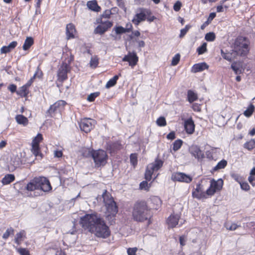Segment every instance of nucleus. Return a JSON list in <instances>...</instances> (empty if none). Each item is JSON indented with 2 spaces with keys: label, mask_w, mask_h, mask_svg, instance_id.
Wrapping results in <instances>:
<instances>
[{
  "label": "nucleus",
  "mask_w": 255,
  "mask_h": 255,
  "mask_svg": "<svg viewBox=\"0 0 255 255\" xmlns=\"http://www.w3.org/2000/svg\"><path fill=\"white\" fill-rule=\"evenodd\" d=\"M172 179L174 181L189 183L192 181V177L182 172H176L172 174Z\"/></svg>",
  "instance_id": "2eb2a0df"
},
{
  "label": "nucleus",
  "mask_w": 255,
  "mask_h": 255,
  "mask_svg": "<svg viewBox=\"0 0 255 255\" xmlns=\"http://www.w3.org/2000/svg\"><path fill=\"white\" fill-rule=\"evenodd\" d=\"M215 34L213 32H209L205 35V39L208 41H213L215 39Z\"/></svg>",
  "instance_id": "a18cd8bd"
},
{
  "label": "nucleus",
  "mask_w": 255,
  "mask_h": 255,
  "mask_svg": "<svg viewBox=\"0 0 255 255\" xmlns=\"http://www.w3.org/2000/svg\"><path fill=\"white\" fill-rule=\"evenodd\" d=\"M137 250L136 248H128L127 250V253L128 255H136Z\"/></svg>",
  "instance_id": "13d9d810"
},
{
  "label": "nucleus",
  "mask_w": 255,
  "mask_h": 255,
  "mask_svg": "<svg viewBox=\"0 0 255 255\" xmlns=\"http://www.w3.org/2000/svg\"><path fill=\"white\" fill-rule=\"evenodd\" d=\"M17 45V43L16 41H13L9 43V44L8 45L9 47V48L12 50Z\"/></svg>",
  "instance_id": "69168bd1"
},
{
  "label": "nucleus",
  "mask_w": 255,
  "mask_h": 255,
  "mask_svg": "<svg viewBox=\"0 0 255 255\" xmlns=\"http://www.w3.org/2000/svg\"><path fill=\"white\" fill-rule=\"evenodd\" d=\"M100 218V216L96 213L87 214L80 218V224L83 228L90 232Z\"/></svg>",
  "instance_id": "0eeeda50"
},
{
  "label": "nucleus",
  "mask_w": 255,
  "mask_h": 255,
  "mask_svg": "<svg viewBox=\"0 0 255 255\" xmlns=\"http://www.w3.org/2000/svg\"><path fill=\"white\" fill-rule=\"evenodd\" d=\"M188 101L191 103L196 101L197 99V95L191 90H189L187 93Z\"/></svg>",
  "instance_id": "2f4dec72"
},
{
  "label": "nucleus",
  "mask_w": 255,
  "mask_h": 255,
  "mask_svg": "<svg viewBox=\"0 0 255 255\" xmlns=\"http://www.w3.org/2000/svg\"><path fill=\"white\" fill-rule=\"evenodd\" d=\"M139 187L141 189L148 190L149 186L146 181H143L140 183Z\"/></svg>",
  "instance_id": "5fc2aeb1"
},
{
  "label": "nucleus",
  "mask_w": 255,
  "mask_h": 255,
  "mask_svg": "<svg viewBox=\"0 0 255 255\" xmlns=\"http://www.w3.org/2000/svg\"><path fill=\"white\" fill-rule=\"evenodd\" d=\"M132 27L131 24H129V28H125L123 27L120 26L115 27V29L116 33L117 34H119L129 32L131 30Z\"/></svg>",
  "instance_id": "cd10ccee"
},
{
  "label": "nucleus",
  "mask_w": 255,
  "mask_h": 255,
  "mask_svg": "<svg viewBox=\"0 0 255 255\" xmlns=\"http://www.w3.org/2000/svg\"><path fill=\"white\" fill-rule=\"evenodd\" d=\"M181 5V2L179 0L177 1L173 5L174 10L175 11H178L180 9Z\"/></svg>",
  "instance_id": "4d7b16f0"
},
{
  "label": "nucleus",
  "mask_w": 255,
  "mask_h": 255,
  "mask_svg": "<svg viewBox=\"0 0 255 255\" xmlns=\"http://www.w3.org/2000/svg\"><path fill=\"white\" fill-rule=\"evenodd\" d=\"M99 94L100 93L99 92L91 93L90 95L88 96L87 100L90 102L94 101L95 99L99 95Z\"/></svg>",
  "instance_id": "603ef678"
},
{
  "label": "nucleus",
  "mask_w": 255,
  "mask_h": 255,
  "mask_svg": "<svg viewBox=\"0 0 255 255\" xmlns=\"http://www.w3.org/2000/svg\"><path fill=\"white\" fill-rule=\"evenodd\" d=\"M68 68V66L66 63L62 64L59 67L57 75L60 81L63 82L67 78Z\"/></svg>",
  "instance_id": "f3484780"
},
{
  "label": "nucleus",
  "mask_w": 255,
  "mask_h": 255,
  "mask_svg": "<svg viewBox=\"0 0 255 255\" xmlns=\"http://www.w3.org/2000/svg\"><path fill=\"white\" fill-rule=\"evenodd\" d=\"M130 161L131 164L135 166L137 164V156L136 154H131L130 156Z\"/></svg>",
  "instance_id": "3c124183"
},
{
  "label": "nucleus",
  "mask_w": 255,
  "mask_h": 255,
  "mask_svg": "<svg viewBox=\"0 0 255 255\" xmlns=\"http://www.w3.org/2000/svg\"><path fill=\"white\" fill-rule=\"evenodd\" d=\"M190 153L196 158L202 159L204 157L203 152L200 149L197 145H192L189 148Z\"/></svg>",
  "instance_id": "a211bd4d"
},
{
  "label": "nucleus",
  "mask_w": 255,
  "mask_h": 255,
  "mask_svg": "<svg viewBox=\"0 0 255 255\" xmlns=\"http://www.w3.org/2000/svg\"><path fill=\"white\" fill-rule=\"evenodd\" d=\"M92 157L96 167L104 166L107 163L108 155L103 150H95L92 154Z\"/></svg>",
  "instance_id": "6e6552de"
},
{
  "label": "nucleus",
  "mask_w": 255,
  "mask_h": 255,
  "mask_svg": "<svg viewBox=\"0 0 255 255\" xmlns=\"http://www.w3.org/2000/svg\"><path fill=\"white\" fill-rule=\"evenodd\" d=\"M16 251L20 255H30L29 251L25 248H16Z\"/></svg>",
  "instance_id": "ea45409f"
},
{
  "label": "nucleus",
  "mask_w": 255,
  "mask_h": 255,
  "mask_svg": "<svg viewBox=\"0 0 255 255\" xmlns=\"http://www.w3.org/2000/svg\"><path fill=\"white\" fill-rule=\"evenodd\" d=\"M232 178L239 184L243 181L242 177L238 174H232Z\"/></svg>",
  "instance_id": "6e6d98bb"
},
{
  "label": "nucleus",
  "mask_w": 255,
  "mask_h": 255,
  "mask_svg": "<svg viewBox=\"0 0 255 255\" xmlns=\"http://www.w3.org/2000/svg\"><path fill=\"white\" fill-rule=\"evenodd\" d=\"M74 25L72 23H69L66 26V35L68 39L74 38V33L75 32Z\"/></svg>",
  "instance_id": "412c9836"
},
{
  "label": "nucleus",
  "mask_w": 255,
  "mask_h": 255,
  "mask_svg": "<svg viewBox=\"0 0 255 255\" xmlns=\"http://www.w3.org/2000/svg\"><path fill=\"white\" fill-rule=\"evenodd\" d=\"M28 88L23 85L20 88L19 90L16 92L17 94L22 97H25L28 94Z\"/></svg>",
  "instance_id": "c756f323"
},
{
  "label": "nucleus",
  "mask_w": 255,
  "mask_h": 255,
  "mask_svg": "<svg viewBox=\"0 0 255 255\" xmlns=\"http://www.w3.org/2000/svg\"><path fill=\"white\" fill-rule=\"evenodd\" d=\"M25 233L24 230H22L19 233H17L14 239L15 242L17 245H20L22 241V239L25 237Z\"/></svg>",
  "instance_id": "c85d7f7f"
},
{
  "label": "nucleus",
  "mask_w": 255,
  "mask_h": 255,
  "mask_svg": "<svg viewBox=\"0 0 255 255\" xmlns=\"http://www.w3.org/2000/svg\"><path fill=\"white\" fill-rule=\"evenodd\" d=\"M255 110V107L253 105L251 104L248 108L244 111V115L248 118L250 117Z\"/></svg>",
  "instance_id": "c9c22d12"
},
{
  "label": "nucleus",
  "mask_w": 255,
  "mask_h": 255,
  "mask_svg": "<svg viewBox=\"0 0 255 255\" xmlns=\"http://www.w3.org/2000/svg\"><path fill=\"white\" fill-rule=\"evenodd\" d=\"M17 87L14 84H10L8 87V90H9L11 93H14L16 91Z\"/></svg>",
  "instance_id": "680f3d73"
},
{
  "label": "nucleus",
  "mask_w": 255,
  "mask_h": 255,
  "mask_svg": "<svg viewBox=\"0 0 255 255\" xmlns=\"http://www.w3.org/2000/svg\"><path fill=\"white\" fill-rule=\"evenodd\" d=\"M87 7L92 11L98 12L101 10V7L98 5L96 0L88 1L87 3Z\"/></svg>",
  "instance_id": "5701e85b"
},
{
  "label": "nucleus",
  "mask_w": 255,
  "mask_h": 255,
  "mask_svg": "<svg viewBox=\"0 0 255 255\" xmlns=\"http://www.w3.org/2000/svg\"><path fill=\"white\" fill-rule=\"evenodd\" d=\"M248 40L242 36H239L236 38L234 44V50L237 55L245 56L249 52Z\"/></svg>",
  "instance_id": "423d86ee"
},
{
  "label": "nucleus",
  "mask_w": 255,
  "mask_h": 255,
  "mask_svg": "<svg viewBox=\"0 0 255 255\" xmlns=\"http://www.w3.org/2000/svg\"><path fill=\"white\" fill-rule=\"evenodd\" d=\"M118 78L119 77L117 75L114 76L112 79L108 81L106 85V87L107 88H109L115 85L117 83V81L118 80Z\"/></svg>",
  "instance_id": "473e14b6"
},
{
  "label": "nucleus",
  "mask_w": 255,
  "mask_h": 255,
  "mask_svg": "<svg viewBox=\"0 0 255 255\" xmlns=\"http://www.w3.org/2000/svg\"><path fill=\"white\" fill-rule=\"evenodd\" d=\"M227 164V162L226 160L223 159L220 161L218 163L217 165L215 166L213 168L214 171H217L219 169L224 168Z\"/></svg>",
  "instance_id": "f704fd0d"
},
{
  "label": "nucleus",
  "mask_w": 255,
  "mask_h": 255,
  "mask_svg": "<svg viewBox=\"0 0 255 255\" xmlns=\"http://www.w3.org/2000/svg\"><path fill=\"white\" fill-rule=\"evenodd\" d=\"M184 220L180 219L179 214H172L167 220V223L170 228H174L176 226H180L184 223Z\"/></svg>",
  "instance_id": "ddd939ff"
},
{
  "label": "nucleus",
  "mask_w": 255,
  "mask_h": 255,
  "mask_svg": "<svg viewBox=\"0 0 255 255\" xmlns=\"http://www.w3.org/2000/svg\"><path fill=\"white\" fill-rule=\"evenodd\" d=\"M42 135L40 133H38L36 137L33 139L32 144L35 145H39V143L42 140Z\"/></svg>",
  "instance_id": "49530a36"
},
{
  "label": "nucleus",
  "mask_w": 255,
  "mask_h": 255,
  "mask_svg": "<svg viewBox=\"0 0 255 255\" xmlns=\"http://www.w3.org/2000/svg\"><path fill=\"white\" fill-rule=\"evenodd\" d=\"M94 151L95 150H92L91 148H84L82 151L83 155L85 157L92 156V154Z\"/></svg>",
  "instance_id": "de8ad7c7"
},
{
  "label": "nucleus",
  "mask_w": 255,
  "mask_h": 255,
  "mask_svg": "<svg viewBox=\"0 0 255 255\" xmlns=\"http://www.w3.org/2000/svg\"><path fill=\"white\" fill-rule=\"evenodd\" d=\"M15 180V176L13 174H7L1 179V183L3 185H7L12 182Z\"/></svg>",
  "instance_id": "393cba45"
},
{
  "label": "nucleus",
  "mask_w": 255,
  "mask_h": 255,
  "mask_svg": "<svg viewBox=\"0 0 255 255\" xmlns=\"http://www.w3.org/2000/svg\"><path fill=\"white\" fill-rule=\"evenodd\" d=\"M34 40L31 37H27L22 46L24 50H27L33 44Z\"/></svg>",
  "instance_id": "bb28decb"
},
{
  "label": "nucleus",
  "mask_w": 255,
  "mask_h": 255,
  "mask_svg": "<svg viewBox=\"0 0 255 255\" xmlns=\"http://www.w3.org/2000/svg\"><path fill=\"white\" fill-rule=\"evenodd\" d=\"M133 219L137 222H142L150 217V208L144 201L136 202L133 205L132 212Z\"/></svg>",
  "instance_id": "f03ea898"
},
{
  "label": "nucleus",
  "mask_w": 255,
  "mask_h": 255,
  "mask_svg": "<svg viewBox=\"0 0 255 255\" xmlns=\"http://www.w3.org/2000/svg\"><path fill=\"white\" fill-rule=\"evenodd\" d=\"M182 141L181 139H177L173 143V149L174 151L178 150L182 144Z\"/></svg>",
  "instance_id": "a19ab883"
},
{
  "label": "nucleus",
  "mask_w": 255,
  "mask_h": 255,
  "mask_svg": "<svg viewBox=\"0 0 255 255\" xmlns=\"http://www.w3.org/2000/svg\"><path fill=\"white\" fill-rule=\"evenodd\" d=\"M138 58L135 52H129L127 55H125L123 58V61H127L129 63V65L132 67L137 64Z\"/></svg>",
  "instance_id": "dca6fc26"
},
{
  "label": "nucleus",
  "mask_w": 255,
  "mask_h": 255,
  "mask_svg": "<svg viewBox=\"0 0 255 255\" xmlns=\"http://www.w3.org/2000/svg\"><path fill=\"white\" fill-rule=\"evenodd\" d=\"M150 10L145 8H139L136 9V13L132 19V22L136 25L144 21L147 15L151 14Z\"/></svg>",
  "instance_id": "9d476101"
},
{
  "label": "nucleus",
  "mask_w": 255,
  "mask_h": 255,
  "mask_svg": "<svg viewBox=\"0 0 255 255\" xmlns=\"http://www.w3.org/2000/svg\"><path fill=\"white\" fill-rule=\"evenodd\" d=\"M180 56L179 55V54H176L172 58V62H171V64L173 66H175L176 65L179 60H180Z\"/></svg>",
  "instance_id": "8fccbe9b"
},
{
  "label": "nucleus",
  "mask_w": 255,
  "mask_h": 255,
  "mask_svg": "<svg viewBox=\"0 0 255 255\" xmlns=\"http://www.w3.org/2000/svg\"><path fill=\"white\" fill-rule=\"evenodd\" d=\"M103 201L106 208V216L108 220L116 216L118 209L116 203L111 195L106 190L102 194Z\"/></svg>",
  "instance_id": "20e7f679"
},
{
  "label": "nucleus",
  "mask_w": 255,
  "mask_h": 255,
  "mask_svg": "<svg viewBox=\"0 0 255 255\" xmlns=\"http://www.w3.org/2000/svg\"><path fill=\"white\" fill-rule=\"evenodd\" d=\"M207 44L204 42L203 44L197 48V52L199 55L202 54L207 51Z\"/></svg>",
  "instance_id": "09e8293b"
},
{
  "label": "nucleus",
  "mask_w": 255,
  "mask_h": 255,
  "mask_svg": "<svg viewBox=\"0 0 255 255\" xmlns=\"http://www.w3.org/2000/svg\"><path fill=\"white\" fill-rule=\"evenodd\" d=\"M236 55L234 50L232 53H225L223 50H221V55L223 58L230 62L235 58Z\"/></svg>",
  "instance_id": "a878e982"
},
{
  "label": "nucleus",
  "mask_w": 255,
  "mask_h": 255,
  "mask_svg": "<svg viewBox=\"0 0 255 255\" xmlns=\"http://www.w3.org/2000/svg\"><path fill=\"white\" fill-rule=\"evenodd\" d=\"M167 138L168 139H174L175 138V132L174 131L170 132L167 134Z\"/></svg>",
  "instance_id": "338daca9"
},
{
  "label": "nucleus",
  "mask_w": 255,
  "mask_h": 255,
  "mask_svg": "<svg viewBox=\"0 0 255 255\" xmlns=\"http://www.w3.org/2000/svg\"><path fill=\"white\" fill-rule=\"evenodd\" d=\"M225 227L228 230L230 231H235L239 227H240V225H238L235 223H226L225 224Z\"/></svg>",
  "instance_id": "4c0bfd02"
},
{
  "label": "nucleus",
  "mask_w": 255,
  "mask_h": 255,
  "mask_svg": "<svg viewBox=\"0 0 255 255\" xmlns=\"http://www.w3.org/2000/svg\"><path fill=\"white\" fill-rule=\"evenodd\" d=\"M184 128L187 133L192 134L195 130V125L191 118L188 119L184 122Z\"/></svg>",
  "instance_id": "6ab92c4d"
},
{
  "label": "nucleus",
  "mask_w": 255,
  "mask_h": 255,
  "mask_svg": "<svg viewBox=\"0 0 255 255\" xmlns=\"http://www.w3.org/2000/svg\"><path fill=\"white\" fill-rule=\"evenodd\" d=\"M14 230L11 227L8 228L6 232L3 234L2 238L4 240L7 239L10 234H13Z\"/></svg>",
  "instance_id": "79ce46f5"
},
{
  "label": "nucleus",
  "mask_w": 255,
  "mask_h": 255,
  "mask_svg": "<svg viewBox=\"0 0 255 255\" xmlns=\"http://www.w3.org/2000/svg\"><path fill=\"white\" fill-rule=\"evenodd\" d=\"M31 151L35 156H41V154L39 152V145H35L32 144Z\"/></svg>",
  "instance_id": "58836bf2"
},
{
  "label": "nucleus",
  "mask_w": 255,
  "mask_h": 255,
  "mask_svg": "<svg viewBox=\"0 0 255 255\" xmlns=\"http://www.w3.org/2000/svg\"><path fill=\"white\" fill-rule=\"evenodd\" d=\"M112 14L110 10H106L102 15L103 18H109Z\"/></svg>",
  "instance_id": "052dcab7"
},
{
  "label": "nucleus",
  "mask_w": 255,
  "mask_h": 255,
  "mask_svg": "<svg viewBox=\"0 0 255 255\" xmlns=\"http://www.w3.org/2000/svg\"><path fill=\"white\" fill-rule=\"evenodd\" d=\"M66 104V103L65 101L59 100L50 107L47 113L48 114L50 117H54L56 114L60 113L64 109Z\"/></svg>",
  "instance_id": "f8f14e48"
},
{
  "label": "nucleus",
  "mask_w": 255,
  "mask_h": 255,
  "mask_svg": "<svg viewBox=\"0 0 255 255\" xmlns=\"http://www.w3.org/2000/svg\"><path fill=\"white\" fill-rule=\"evenodd\" d=\"M223 180L222 179H219L217 180L212 179L210 181V186L204 192L203 185L199 184L196 186L195 191L193 192V196L198 198H206L207 196H212L216 192L220 191L223 187Z\"/></svg>",
  "instance_id": "f257e3e1"
},
{
  "label": "nucleus",
  "mask_w": 255,
  "mask_h": 255,
  "mask_svg": "<svg viewBox=\"0 0 255 255\" xmlns=\"http://www.w3.org/2000/svg\"><path fill=\"white\" fill-rule=\"evenodd\" d=\"M113 23L110 21L107 20L103 21L101 20L100 24L97 26L94 30V33L102 35L104 34L109 28L112 27Z\"/></svg>",
  "instance_id": "4468645a"
},
{
  "label": "nucleus",
  "mask_w": 255,
  "mask_h": 255,
  "mask_svg": "<svg viewBox=\"0 0 255 255\" xmlns=\"http://www.w3.org/2000/svg\"><path fill=\"white\" fill-rule=\"evenodd\" d=\"M90 66L93 68H95L99 64V59L97 56H92L90 61Z\"/></svg>",
  "instance_id": "72a5a7b5"
},
{
  "label": "nucleus",
  "mask_w": 255,
  "mask_h": 255,
  "mask_svg": "<svg viewBox=\"0 0 255 255\" xmlns=\"http://www.w3.org/2000/svg\"><path fill=\"white\" fill-rule=\"evenodd\" d=\"M54 156L56 157H62L63 153L61 150H56L54 151Z\"/></svg>",
  "instance_id": "0e129e2a"
},
{
  "label": "nucleus",
  "mask_w": 255,
  "mask_h": 255,
  "mask_svg": "<svg viewBox=\"0 0 255 255\" xmlns=\"http://www.w3.org/2000/svg\"><path fill=\"white\" fill-rule=\"evenodd\" d=\"M231 68L235 72V74H239L242 72L241 65L239 63L234 62L231 65Z\"/></svg>",
  "instance_id": "7c9ffc66"
},
{
  "label": "nucleus",
  "mask_w": 255,
  "mask_h": 255,
  "mask_svg": "<svg viewBox=\"0 0 255 255\" xmlns=\"http://www.w3.org/2000/svg\"><path fill=\"white\" fill-rule=\"evenodd\" d=\"M151 203L152 204V208L153 209H158L161 205V201L157 196H153L150 198Z\"/></svg>",
  "instance_id": "4be33fe9"
},
{
  "label": "nucleus",
  "mask_w": 255,
  "mask_h": 255,
  "mask_svg": "<svg viewBox=\"0 0 255 255\" xmlns=\"http://www.w3.org/2000/svg\"><path fill=\"white\" fill-rule=\"evenodd\" d=\"M11 49L9 48L8 46H2L0 49L1 53H7L11 51Z\"/></svg>",
  "instance_id": "bf43d9fd"
},
{
  "label": "nucleus",
  "mask_w": 255,
  "mask_h": 255,
  "mask_svg": "<svg viewBox=\"0 0 255 255\" xmlns=\"http://www.w3.org/2000/svg\"><path fill=\"white\" fill-rule=\"evenodd\" d=\"M163 162L161 159H156L154 162L149 164L145 173V178L146 180H150L154 172L158 171L163 165Z\"/></svg>",
  "instance_id": "1a4fd4ad"
},
{
  "label": "nucleus",
  "mask_w": 255,
  "mask_h": 255,
  "mask_svg": "<svg viewBox=\"0 0 255 255\" xmlns=\"http://www.w3.org/2000/svg\"><path fill=\"white\" fill-rule=\"evenodd\" d=\"M91 233L94 234L98 238L105 239L110 235V231L109 227L106 225L104 220L101 217L95 226L90 231Z\"/></svg>",
  "instance_id": "39448f33"
},
{
  "label": "nucleus",
  "mask_w": 255,
  "mask_h": 255,
  "mask_svg": "<svg viewBox=\"0 0 255 255\" xmlns=\"http://www.w3.org/2000/svg\"><path fill=\"white\" fill-rule=\"evenodd\" d=\"M241 188L242 189L248 191L250 189V186L248 183L246 182H243V181L240 183Z\"/></svg>",
  "instance_id": "864d4df0"
},
{
  "label": "nucleus",
  "mask_w": 255,
  "mask_h": 255,
  "mask_svg": "<svg viewBox=\"0 0 255 255\" xmlns=\"http://www.w3.org/2000/svg\"><path fill=\"white\" fill-rule=\"evenodd\" d=\"M186 239L185 236H182L179 238V242L180 245L182 247L185 245Z\"/></svg>",
  "instance_id": "e2e57ef3"
},
{
  "label": "nucleus",
  "mask_w": 255,
  "mask_h": 255,
  "mask_svg": "<svg viewBox=\"0 0 255 255\" xmlns=\"http://www.w3.org/2000/svg\"><path fill=\"white\" fill-rule=\"evenodd\" d=\"M156 124L158 126L164 127L166 125L165 119L163 117H160L156 120Z\"/></svg>",
  "instance_id": "c03bdc74"
},
{
  "label": "nucleus",
  "mask_w": 255,
  "mask_h": 255,
  "mask_svg": "<svg viewBox=\"0 0 255 255\" xmlns=\"http://www.w3.org/2000/svg\"><path fill=\"white\" fill-rule=\"evenodd\" d=\"M216 13L215 12H212L210 14L207 20L210 22L215 17Z\"/></svg>",
  "instance_id": "774afa93"
},
{
  "label": "nucleus",
  "mask_w": 255,
  "mask_h": 255,
  "mask_svg": "<svg viewBox=\"0 0 255 255\" xmlns=\"http://www.w3.org/2000/svg\"><path fill=\"white\" fill-rule=\"evenodd\" d=\"M208 67L209 66L205 62L195 64L193 66L191 71L193 73L201 72L207 69Z\"/></svg>",
  "instance_id": "aec40b11"
},
{
  "label": "nucleus",
  "mask_w": 255,
  "mask_h": 255,
  "mask_svg": "<svg viewBox=\"0 0 255 255\" xmlns=\"http://www.w3.org/2000/svg\"><path fill=\"white\" fill-rule=\"evenodd\" d=\"M79 124L80 129L88 133L94 128L96 121L92 119L85 118L81 120Z\"/></svg>",
  "instance_id": "9b49d317"
},
{
  "label": "nucleus",
  "mask_w": 255,
  "mask_h": 255,
  "mask_svg": "<svg viewBox=\"0 0 255 255\" xmlns=\"http://www.w3.org/2000/svg\"><path fill=\"white\" fill-rule=\"evenodd\" d=\"M191 27V26L188 24L186 25L184 28L181 29L180 33L179 34V37L183 38Z\"/></svg>",
  "instance_id": "37998d69"
},
{
  "label": "nucleus",
  "mask_w": 255,
  "mask_h": 255,
  "mask_svg": "<svg viewBox=\"0 0 255 255\" xmlns=\"http://www.w3.org/2000/svg\"><path fill=\"white\" fill-rule=\"evenodd\" d=\"M26 189L29 191L40 189L43 192H48L52 187L49 181L44 177H35L26 185Z\"/></svg>",
  "instance_id": "7ed1b4c3"
},
{
  "label": "nucleus",
  "mask_w": 255,
  "mask_h": 255,
  "mask_svg": "<svg viewBox=\"0 0 255 255\" xmlns=\"http://www.w3.org/2000/svg\"><path fill=\"white\" fill-rule=\"evenodd\" d=\"M244 147L249 150H252L255 147V140L251 139L244 144Z\"/></svg>",
  "instance_id": "e433bc0d"
},
{
  "label": "nucleus",
  "mask_w": 255,
  "mask_h": 255,
  "mask_svg": "<svg viewBox=\"0 0 255 255\" xmlns=\"http://www.w3.org/2000/svg\"><path fill=\"white\" fill-rule=\"evenodd\" d=\"M15 121L19 125H21L23 126H26L28 124V120L27 118L22 115H16L15 118Z\"/></svg>",
  "instance_id": "b1692460"
}]
</instances>
